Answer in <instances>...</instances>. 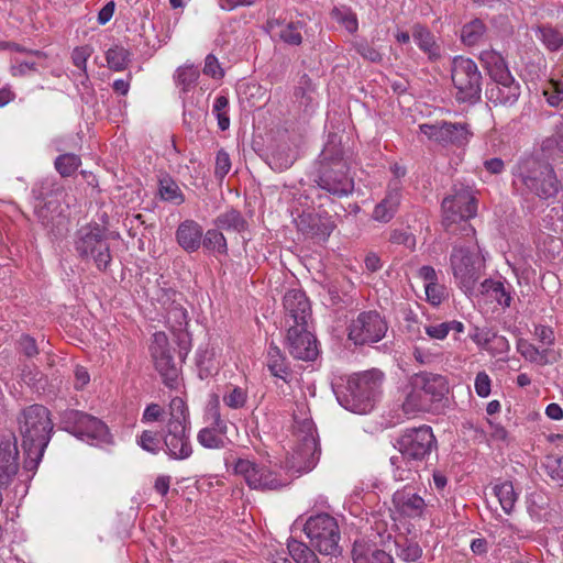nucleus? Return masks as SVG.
I'll use <instances>...</instances> for the list:
<instances>
[{
  "mask_svg": "<svg viewBox=\"0 0 563 563\" xmlns=\"http://www.w3.org/2000/svg\"><path fill=\"white\" fill-rule=\"evenodd\" d=\"M18 424L25 455L24 468L34 471L43 457L54 430L51 411L40 404L27 406L19 413Z\"/></svg>",
  "mask_w": 563,
  "mask_h": 563,
  "instance_id": "f257e3e1",
  "label": "nucleus"
},
{
  "mask_svg": "<svg viewBox=\"0 0 563 563\" xmlns=\"http://www.w3.org/2000/svg\"><path fill=\"white\" fill-rule=\"evenodd\" d=\"M395 448L400 455L390 457L394 477L397 481H410L418 473L419 464L437 448V439L429 426L409 428L396 440Z\"/></svg>",
  "mask_w": 563,
  "mask_h": 563,
  "instance_id": "f03ea898",
  "label": "nucleus"
},
{
  "mask_svg": "<svg viewBox=\"0 0 563 563\" xmlns=\"http://www.w3.org/2000/svg\"><path fill=\"white\" fill-rule=\"evenodd\" d=\"M512 175V185L522 196L533 194L540 199H550L562 189L553 166L534 156L521 158Z\"/></svg>",
  "mask_w": 563,
  "mask_h": 563,
  "instance_id": "7ed1b4c3",
  "label": "nucleus"
},
{
  "mask_svg": "<svg viewBox=\"0 0 563 563\" xmlns=\"http://www.w3.org/2000/svg\"><path fill=\"white\" fill-rule=\"evenodd\" d=\"M384 374L373 368L351 375L346 384L335 390L339 404L354 413L365 415L373 410L382 394Z\"/></svg>",
  "mask_w": 563,
  "mask_h": 563,
  "instance_id": "20e7f679",
  "label": "nucleus"
},
{
  "mask_svg": "<svg viewBox=\"0 0 563 563\" xmlns=\"http://www.w3.org/2000/svg\"><path fill=\"white\" fill-rule=\"evenodd\" d=\"M313 181L319 188L339 198L353 192L354 180L349 175L343 151L335 144L328 143L322 150Z\"/></svg>",
  "mask_w": 563,
  "mask_h": 563,
  "instance_id": "39448f33",
  "label": "nucleus"
},
{
  "mask_svg": "<svg viewBox=\"0 0 563 563\" xmlns=\"http://www.w3.org/2000/svg\"><path fill=\"white\" fill-rule=\"evenodd\" d=\"M442 224L446 232L455 233L456 224L463 234L474 233L468 220L476 216L477 200L472 189L462 184L452 187V194L442 201Z\"/></svg>",
  "mask_w": 563,
  "mask_h": 563,
  "instance_id": "423d86ee",
  "label": "nucleus"
},
{
  "mask_svg": "<svg viewBox=\"0 0 563 563\" xmlns=\"http://www.w3.org/2000/svg\"><path fill=\"white\" fill-rule=\"evenodd\" d=\"M411 387L404 402L407 412L428 410L430 404L441 401L450 390L444 376L429 372L415 374L411 377Z\"/></svg>",
  "mask_w": 563,
  "mask_h": 563,
  "instance_id": "0eeeda50",
  "label": "nucleus"
},
{
  "mask_svg": "<svg viewBox=\"0 0 563 563\" xmlns=\"http://www.w3.org/2000/svg\"><path fill=\"white\" fill-rule=\"evenodd\" d=\"M60 428L75 437L96 445L112 444V435L100 419L79 411L67 409L60 413Z\"/></svg>",
  "mask_w": 563,
  "mask_h": 563,
  "instance_id": "6e6552de",
  "label": "nucleus"
},
{
  "mask_svg": "<svg viewBox=\"0 0 563 563\" xmlns=\"http://www.w3.org/2000/svg\"><path fill=\"white\" fill-rule=\"evenodd\" d=\"M107 240V229L98 223H90L78 230L75 249L82 260L92 258L96 267L106 272L112 261Z\"/></svg>",
  "mask_w": 563,
  "mask_h": 563,
  "instance_id": "1a4fd4ad",
  "label": "nucleus"
},
{
  "mask_svg": "<svg viewBox=\"0 0 563 563\" xmlns=\"http://www.w3.org/2000/svg\"><path fill=\"white\" fill-rule=\"evenodd\" d=\"M303 531L311 547L320 554L336 556L341 553V539L338 521L329 514L311 516L305 523Z\"/></svg>",
  "mask_w": 563,
  "mask_h": 563,
  "instance_id": "9d476101",
  "label": "nucleus"
},
{
  "mask_svg": "<svg viewBox=\"0 0 563 563\" xmlns=\"http://www.w3.org/2000/svg\"><path fill=\"white\" fill-rule=\"evenodd\" d=\"M451 78L459 102L476 103L482 95V75L471 58L455 56L451 66Z\"/></svg>",
  "mask_w": 563,
  "mask_h": 563,
  "instance_id": "9b49d317",
  "label": "nucleus"
},
{
  "mask_svg": "<svg viewBox=\"0 0 563 563\" xmlns=\"http://www.w3.org/2000/svg\"><path fill=\"white\" fill-rule=\"evenodd\" d=\"M479 258L470 246L454 244L450 255V265L460 286L470 291L479 278Z\"/></svg>",
  "mask_w": 563,
  "mask_h": 563,
  "instance_id": "f8f14e48",
  "label": "nucleus"
},
{
  "mask_svg": "<svg viewBox=\"0 0 563 563\" xmlns=\"http://www.w3.org/2000/svg\"><path fill=\"white\" fill-rule=\"evenodd\" d=\"M387 332V323L375 310L363 311L349 325V339L356 345L376 343Z\"/></svg>",
  "mask_w": 563,
  "mask_h": 563,
  "instance_id": "ddd939ff",
  "label": "nucleus"
},
{
  "mask_svg": "<svg viewBox=\"0 0 563 563\" xmlns=\"http://www.w3.org/2000/svg\"><path fill=\"white\" fill-rule=\"evenodd\" d=\"M420 132L441 146L461 147L468 143L472 133L467 123L441 121L419 125Z\"/></svg>",
  "mask_w": 563,
  "mask_h": 563,
  "instance_id": "4468645a",
  "label": "nucleus"
},
{
  "mask_svg": "<svg viewBox=\"0 0 563 563\" xmlns=\"http://www.w3.org/2000/svg\"><path fill=\"white\" fill-rule=\"evenodd\" d=\"M151 353L163 383L167 387L174 388L177 385L180 368L173 356L167 335L164 332L154 334Z\"/></svg>",
  "mask_w": 563,
  "mask_h": 563,
  "instance_id": "2eb2a0df",
  "label": "nucleus"
},
{
  "mask_svg": "<svg viewBox=\"0 0 563 563\" xmlns=\"http://www.w3.org/2000/svg\"><path fill=\"white\" fill-rule=\"evenodd\" d=\"M234 472L241 475L252 489L275 490L285 486L276 473L265 465L246 459H239L234 464Z\"/></svg>",
  "mask_w": 563,
  "mask_h": 563,
  "instance_id": "dca6fc26",
  "label": "nucleus"
},
{
  "mask_svg": "<svg viewBox=\"0 0 563 563\" xmlns=\"http://www.w3.org/2000/svg\"><path fill=\"white\" fill-rule=\"evenodd\" d=\"M287 344L289 353L298 360L313 361L319 354L317 339L307 330V325H290Z\"/></svg>",
  "mask_w": 563,
  "mask_h": 563,
  "instance_id": "f3484780",
  "label": "nucleus"
},
{
  "mask_svg": "<svg viewBox=\"0 0 563 563\" xmlns=\"http://www.w3.org/2000/svg\"><path fill=\"white\" fill-rule=\"evenodd\" d=\"M164 451L174 460H186L192 454L187 427L179 423H167L163 434Z\"/></svg>",
  "mask_w": 563,
  "mask_h": 563,
  "instance_id": "a211bd4d",
  "label": "nucleus"
},
{
  "mask_svg": "<svg viewBox=\"0 0 563 563\" xmlns=\"http://www.w3.org/2000/svg\"><path fill=\"white\" fill-rule=\"evenodd\" d=\"M284 309L286 324L307 325L311 317V308L305 292L299 289H290L284 296Z\"/></svg>",
  "mask_w": 563,
  "mask_h": 563,
  "instance_id": "6ab92c4d",
  "label": "nucleus"
},
{
  "mask_svg": "<svg viewBox=\"0 0 563 563\" xmlns=\"http://www.w3.org/2000/svg\"><path fill=\"white\" fill-rule=\"evenodd\" d=\"M295 222L303 234L323 240H327L335 228L332 217L327 212H302Z\"/></svg>",
  "mask_w": 563,
  "mask_h": 563,
  "instance_id": "aec40b11",
  "label": "nucleus"
},
{
  "mask_svg": "<svg viewBox=\"0 0 563 563\" xmlns=\"http://www.w3.org/2000/svg\"><path fill=\"white\" fill-rule=\"evenodd\" d=\"M19 471L16 438L10 435L0 441V487H8Z\"/></svg>",
  "mask_w": 563,
  "mask_h": 563,
  "instance_id": "412c9836",
  "label": "nucleus"
},
{
  "mask_svg": "<svg viewBox=\"0 0 563 563\" xmlns=\"http://www.w3.org/2000/svg\"><path fill=\"white\" fill-rule=\"evenodd\" d=\"M479 59L486 69L490 81L487 85L512 84L518 80L511 75L504 57L495 51H484Z\"/></svg>",
  "mask_w": 563,
  "mask_h": 563,
  "instance_id": "4be33fe9",
  "label": "nucleus"
},
{
  "mask_svg": "<svg viewBox=\"0 0 563 563\" xmlns=\"http://www.w3.org/2000/svg\"><path fill=\"white\" fill-rule=\"evenodd\" d=\"M291 460L290 467L297 472H308L312 470L320 456V446L317 437H308L306 440L298 441Z\"/></svg>",
  "mask_w": 563,
  "mask_h": 563,
  "instance_id": "5701e85b",
  "label": "nucleus"
},
{
  "mask_svg": "<svg viewBox=\"0 0 563 563\" xmlns=\"http://www.w3.org/2000/svg\"><path fill=\"white\" fill-rule=\"evenodd\" d=\"M393 504L400 516L411 519L422 517L427 507L424 499L407 487L394 493Z\"/></svg>",
  "mask_w": 563,
  "mask_h": 563,
  "instance_id": "b1692460",
  "label": "nucleus"
},
{
  "mask_svg": "<svg viewBox=\"0 0 563 563\" xmlns=\"http://www.w3.org/2000/svg\"><path fill=\"white\" fill-rule=\"evenodd\" d=\"M521 95V85L519 81L503 85H487L486 98L494 106L511 107Z\"/></svg>",
  "mask_w": 563,
  "mask_h": 563,
  "instance_id": "393cba45",
  "label": "nucleus"
},
{
  "mask_svg": "<svg viewBox=\"0 0 563 563\" xmlns=\"http://www.w3.org/2000/svg\"><path fill=\"white\" fill-rule=\"evenodd\" d=\"M202 227L194 220L183 221L176 230V241L186 252L192 253L200 249Z\"/></svg>",
  "mask_w": 563,
  "mask_h": 563,
  "instance_id": "a878e982",
  "label": "nucleus"
},
{
  "mask_svg": "<svg viewBox=\"0 0 563 563\" xmlns=\"http://www.w3.org/2000/svg\"><path fill=\"white\" fill-rule=\"evenodd\" d=\"M401 192L398 183L389 187L385 198L376 205L373 211V219L379 222H389L396 214L400 203Z\"/></svg>",
  "mask_w": 563,
  "mask_h": 563,
  "instance_id": "bb28decb",
  "label": "nucleus"
},
{
  "mask_svg": "<svg viewBox=\"0 0 563 563\" xmlns=\"http://www.w3.org/2000/svg\"><path fill=\"white\" fill-rule=\"evenodd\" d=\"M267 368L273 376L283 379L284 382H287V377L291 374L286 356L273 342L269 344L267 351Z\"/></svg>",
  "mask_w": 563,
  "mask_h": 563,
  "instance_id": "cd10ccee",
  "label": "nucleus"
},
{
  "mask_svg": "<svg viewBox=\"0 0 563 563\" xmlns=\"http://www.w3.org/2000/svg\"><path fill=\"white\" fill-rule=\"evenodd\" d=\"M482 294L489 296L492 299L498 302L504 308H508L511 305V287L505 286L501 280L485 279L482 285Z\"/></svg>",
  "mask_w": 563,
  "mask_h": 563,
  "instance_id": "c85d7f7f",
  "label": "nucleus"
},
{
  "mask_svg": "<svg viewBox=\"0 0 563 563\" xmlns=\"http://www.w3.org/2000/svg\"><path fill=\"white\" fill-rule=\"evenodd\" d=\"M214 225L219 230L244 232L247 229V221L236 209H230L214 219Z\"/></svg>",
  "mask_w": 563,
  "mask_h": 563,
  "instance_id": "c756f323",
  "label": "nucleus"
},
{
  "mask_svg": "<svg viewBox=\"0 0 563 563\" xmlns=\"http://www.w3.org/2000/svg\"><path fill=\"white\" fill-rule=\"evenodd\" d=\"M395 554L404 562H416L422 555V549L417 542L400 536L395 539Z\"/></svg>",
  "mask_w": 563,
  "mask_h": 563,
  "instance_id": "7c9ffc66",
  "label": "nucleus"
},
{
  "mask_svg": "<svg viewBox=\"0 0 563 563\" xmlns=\"http://www.w3.org/2000/svg\"><path fill=\"white\" fill-rule=\"evenodd\" d=\"M158 191L163 200L173 202L177 206L185 201V196L179 186L169 175L165 174L162 176L158 180Z\"/></svg>",
  "mask_w": 563,
  "mask_h": 563,
  "instance_id": "2f4dec72",
  "label": "nucleus"
},
{
  "mask_svg": "<svg viewBox=\"0 0 563 563\" xmlns=\"http://www.w3.org/2000/svg\"><path fill=\"white\" fill-rule=\"evenodd\" d=\"M287 549L292 561L296 563H320L313 550L300 541L289 540Z\"/></svg>",
  "mask_w": 563,
  "mask_h": 563,
  "instance_id": "473e14b6",
  "label": "nucleus"
},
{
  "mask_svg": "<svg viewBox=\"0 0 563 563\" xmlns=\"http://www.w3.org/2000/svg\"><path fill=\"white\" fill-rule=\"evenodd\" d=\"M131 53L120 45H114L106 52L107 65L111 70L122 71L128 68Z\"/></svg>",
  "mask_w": 563,
  "mask_h": 563,
  "instance_id": "72a5a7b5",
  "label": "nucleus"
},
{
  "mask_svg": "<svg viewBox=\"0 0 563 563\" xmlns=\"http://www.w3.org/2000/svg\"><path fill=\"white\" fill-rule=\"evenodd\" d=\"M486 32L484 22L479 19H474L465 24L462 29L461 38L465 45L473 46L481 42Z\"/></svg>",
  "mask_w": 563,
  "mask_h": 563,
  "instance_id": "f704fd0d",
  "label": "nucleus"
},
{
  "mask_svg": "<svg viewBox=\"0 0 563 563\" xmlns=\"http://www.w3.org/2000/svg\"><path fill=\"white\" fill-rule=\"evenodd\" d=\"M201 245L207 251L218 252L220 254H227L228 252L227 239L218 228L210 229L205 234L202 233Z\"/></svg>",
  "mask_w": 563,
  "mask_h": 563,
  "instance_id": "c9c22d12",
  "label": "nucleus"
},
{
  "mask_svg": "<svg viewBox=\"0 0 563 563\" xmlns=\"http://www.w3.org/2000/svg\"><path fill=\"white\" fill-rule=\"evenodd\" d=\"M136 442L144 451L152 454H158L164 450L163 435L158 431L144 430Z\"/></svg>",
  "mask_w": 563,
  "mask_h": 563,
  "instance_id": "e433bc0d",
  "label": "nucleus"
},
{
  "mask_svg": "<svg viewBox=\"0 0 563 563\" xmlns=\"http://www.w3.org/2000/svg\"><path fill=\"white\" fill-rule=\"evenodd\" d=\"M494 493L499 500V504L506 514H510L514 509L515 503L517 500V495L515 493L514 486L511 482H504L494 487Z\"/></svg>",
  "mask_w": 563,
  "mask_h": 563,
  "instance_id": "4c0bfd02",
  "label": "nucleus"
},
{
  "mask_svg": "<svg viewBox=\"0 0 563 563\" xmlns=\"http://www.w3.org/2000/svg\"><path fill=\"white\" fill-rule=\"evenodd\" d=\"M538 32L541 35L542 43L549 51L555 52L563 46V33L556 27L550 24L540 25L538 26Z\"/></svg>",
  "mask_w": 563,
  "mask_h": 563,
  "instance_id": "58836bf2",
  "label": "nucleus"
},
{
  "mask_svg": "<svg viewBox=\"0 0 563 563\" xmlns=\"http://www.w3.org/2000/svg\"><path fill=\"white\" fill-rule=\"evenodd\" d=\"M54 165L62 177H69L79 168L81 159L74 153H65L55 158Z\"/></svg>",
  "mask_w": 563,
  "mask_h": 563,
  "instance_id": "ea45409f",
  "label": "nucleus"
},
{
  "mask_svg": "<svg viewBox=\"0 0 563 563\" xmlns=\"http://www.w3.org/2000/svg\"><path fill=\"white\" fill-rule=\"evenodd\" d=\"M174 422L185 427L188 423V408L180 397H174L169 402V419L167 423Z\"/></svg>",
  "mask_w": 563,
  "mask_h": 563,
  "instance_id": "a19ab883",
  "label": "nucleus"
},
{
  "mask_svg": "<svg viewBox=\"0 0 563 563\" xmlns=\"http://www.w3.org/2000/svg\"><path fill=\"white\" fill-rule=\"evenodd\" d=\"M223 434L211 428H203L197 434L198 442L207 449H222L225 446V441L222 438Z\"/></svg>",
  "mask_w": 563,
  "mask_h": 563,
  "instance_id": "79ce46f5",
  "label": "nucleus"
},
{
  "mask_svg": "<svg viewBox=\"0 0 563 563\" xmlns=\"http://www.w3.org/2000/svg\"><path fill=\"white\" fill-rule=\"evenodd\" d=\"M199 77V70L194 66H181L176 70V82L181 86V90L187 92L191 87L195 86Z\"/></svg>",
  "mask_w": 563,
  "mask_h": 563,
  "instance_id": "37998d69",
  "label": "nucleus"
},
{
  "mask_svg": "<svg viewBox=\"0 0 563 563\" xmlns=\"http://www.w3.org/2000/svg\"><path fill=\"white\" fill-rule=\"evenodd\" d=\"M303 26L305 23L301 21L287 23L279 33L280 40L289 45L299 46L302 43L300 30Z\"/></svg>",
  "mask_w": 563,
  "mask_h": 563,
  "instance_id": "c03bdc74",
  "label": "nucleus"
},
{
  "mask_svg": "<svg viewBox=\"0 0 563 563\" xmlns=\"http://www.w3.org/2000/svg\"><path fill=\"white\" fill-rule=\"evenodd\" d=\"M331 16L341 23L349 33H355L358 29L356 14L350 9L333 8Z\"/></svg>",
  "mask_w": 563,
  "mask_h": 563,
  "instance_id": "a18cd8bd",
  "label": "nucleus"
},
{
  "mask_svg": "<svg viewBox=\"0 0 563 563\" xmlns=\"http://www.w3.org/2000/svg\"><path fill=\"white\" fill-rule=\"evenodd\" d=\"M542 93L551 107H558L563 101V82L551 79L542 88Z\"/></svg>",
  "mask_w": 563,
  "mask_h": 563,
  "instance_id": "49530a36",
  "label": "nucleus"
},
{
  "mask_svg": "<svg viewBox=\"0 0 563 563\" xmlns=\"http://www.w3.org/2000/svg\"><path fill=\"white\" fill-rule=\"evenodd\" d=\"M313 90L314 87L311 78L307 74H303L299 78L298 86L295 88L294 96L296 100L300 102V104L308 106L311 101L310 93L313 92Z\"/></svg>",
  "mask_w": 563,
  "mask_h": 563,
  "instance_id": "de8ad7c7",
  "label": "nucleus"
},
{
  "mask_svg": "<svg viewBox=\"0 0 563 563\" xmlns=\"http://www.w3.org/2000/svg\"><path fill=\"white\" fill-rule=\"evenodd\" d=\"M246 391L241 387H234L223 396V402L232 409L243 408L246 404Z\"/></svg>",
  "mask_w": 563,
  "mask_h": 563,
  "instance_id": "09e8293b",
  "label": "nucleus"
},
{
  "mask_svg": "<svg viewBox=\"0 0 563 563\" xmlns=\"http://www.w3.org/2000/svg\"><path fill=\"white\" fill-rule=\"evenodd\" d=\"M484 345L493 354L507 353L510 349L508 340L503 335L493 334L490 338H486Z\"/></svg>",
  "mask_w": 563,
  "mask_h": 563,
  "instance_id": "8fccbe9b",
  "label": "nucleus"
},
{
  "mask_svg": "<svg viewBox=\"0 0 563 563\" xmlns=\"http://www.w3.org/2000/svg\"><path fill=\"white\" fill-rule=\"evenodd\" d=\"M354 48L364 59L372 63H380L383 59L382 54L366 41L356 42Z\"/></svg>",
  "mask_w": 563,
  "mask_h": 563,
  "instance_id": "3c124183",
  "label": "nucleus"
},
{
  "mask_svg": "<svg viewBox=\"0 0 563 563\" xmlns=\"http://www.w3.org/2000/svg\"><path fill=\"white\" fill-rule=\"evenodd\" d=\"M231 169V159L229 154L224 150H220L216 157L214 176L219 179H223Z\"/></svg>",
  "mask_w": 563,
  "mask_h": 563,
  "instance_id": "603ef678",
  "label": "nucleus"
},
{
  "mask_svg": "<svg viewBox=\"0 0 563 563\" xmlns=\"http://www.w3.org/2000/svg\"><path fill=\"white\" fill-rule=\"evenodd\" d=\"M373 549L364 541H355L352 549L354 563H368Z\"/></svg>",
  "mask_w": 563,
  "mask_h": 563,
  "instance_id": "864d4df0",
  "label": "nucleus"
},
{
  "mask_svg": "<svg viewBox=\"0 0 563 563\" xmlns=\"http://www.w3.org/2000/svg\"><path fill=\"white\" fill-rule=\"evenodd\" d=\"M426 295L427 300L431 305L438 306L445 297V287L440 285L438 282L431 283L430 285H426Z\"/></svg>",
  "mask_w": 563,
  "mask_h": 563,
  "instance_id": "5fc2aeb1",
  "label": "nucleus"
},
{
  "mask_svg": "<svg viewBox=\"0 0 563 563\" xmlns=\"http://www.w3.org/2000/svg\"><path fill=\"white\" fill-rule=\"evenodd\" d=\"M91 54V48L89 46H79L74 48L71 53V59L76 67L81 69L84 74H87V59Z\"/></svg>",
  "mask_w": 563,
  "mask_h": 563,
  "instance_id": "6e6d98bb",
  "label": "nucleus"
},
{
  "mask_svg": "<svg viewBox=\"0 0 563 563\" xmlns=\"http://www.w3.org/2000/svg\"><path fill=\"white\" fill-rule=\"evenodd\" d=\"M208 417L211 420L210 426L208 428L218 431V433L220 434H227L228 426L227 422L221 418L218 405L212 406L209 409Z\"/></svg>",
  "mask_w": 563,
  "mask_h": 563,
  "instance_id": "4d7b16f0",
  "label": "nucleus"
},
{
  "mask_svg": "<svg viewBox=\"0 0 563 563\" xmlns=\"http://www.w3.org/2000/svg\"><path fill=\"white\" fill-rule=\"evenodd\" d=\"M18 343L20 353L26 357H34L38 354L36 341L31 335L23 334Z\"/></svg>",
  "mask_w": 563,
  "mask_h": 563,
  "instance_id": "13d9d810",
  "label": "nucleus"
},
{
  "mask_svg": "<svg viewBox=\"0 0 563 563\" xmlns=\"http://www.w3.org/2000/svg\"><path fill=\"white\" fill-rule=\"evenodd\" d=\"M404 331L409 335L410 339H423L421 336L417 316L412 311H409L405 316Z\"/></svg>",
  "mask_w": 563,
  "mask_h": 563,
  "instance_id": "bf43d9fd",
  "label": "nucleus"
},
{
  "mask_svg": "<svg viewBox=\"0 0 563 563\" xmlns=\"http://www.w3.org/2000/svg\"><path fill=\"white\" fill-rule=\"evenodd\" d=\"M176 342L179 347L178 357L180 362H184L191 349V338L187 331H179L176 334Z\"/></svg>",
  "mask_w": 563,
  "mask_h": 563,
  "instance_id": "052dcab7",
  "label": "nucleus"
},
{
  "mask_svg": "<svg viewBox=\"0 0 563 563\" xmlns=\"http://www.w3.org/2000/svg\"><path fill=\"white\" fill-rule=\"evenodd\" d=\"M517 350L525 358L531 362H536L540 355L539 350L525 339L518 340Z\"/></svg>",
  "mask_w": 563,
  "mask_h": 563,
  "instance_id": "680f3d73",
  "label": "nucleus"
},
{
  "mask_svg": "<svg viewBox=\"0 0 563 563\" xmlns=\"http://www.w3.org/2000/svg\"><path fill=\"white\" fill-rule=\"evenodd\" d=\"M203 74L213 78L223 77V70L220 67L218 58L213 54H209L205 60Z\"/></svg>",
  "mask_w": 563,
  "mask_h": 563,
  "instance_id": "e2e57ef3",
  "label": "nucleus"
},
{
  "mask_svg": "<svg viewBox=\"0 0 563 563\" xmlns=\"http://www.w3.org/2000/svg\"><path fill=\"white\" fill-rule=\"evenodd\" d=\"M475 391L483 398L490 394V378L485 372L477 373L475 377Z\"/></svg>",
  "mask_w": 563,
  "mask_h": 563,
  "instance_id": "0e129e2a",
  "label": "nucleus"
},
{
  "mask_svg": "<svg viewBox=\"0 0 563 563\" xmlns=\"http://www.w3.org/2000/svg\"><path fill=\"white\" fill-rule=\"evenodd\" d=\"M547 474L554 481H563V456L552 459L545 464Z\"/></svg>",
  "mask_w": 563,
  "mask_h": 563,
  "instance_id": "69168bd1",
  "label": "nucleus"
},
{
  "mask_svg": "<svg viewBox=\"0 0 563 563\" xmlns=\"http://www.w3.org/2000/svg\"><path fill=\"white\" fill-rule=\"evenodd\" d=\"M298 441L306 440L308 437H317L316 427L312 420L303 419L297 427Z\"/></svg>",
  "mask_w": 563,
  "mask_h": 563,
  "instance_id": "338daca9",
  "label": "nucleus"
},
{
  "mask_svg": "<svg viewBox=\"0 0 563 563\" xmlns=\"http://www.w3.org/2000/svg\"><path fill=\"white\" fill-rule=\"evenodd\" d=\"M534 334L539 339L540 342H542L547 345L554 344L555 336H554V331L551 327L542 325V324L536 325Z\"/></svg>",
  "mask_w": 563,
  "mask_h": 563,
  "instance_id": "774afa93",
  "label": "nucleus"
}]
</instances>
